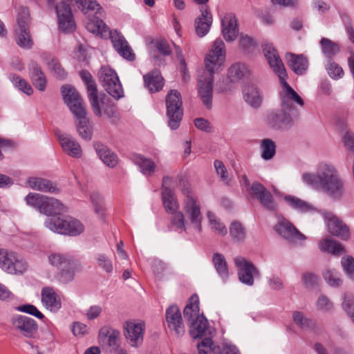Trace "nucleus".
I'll list each match as a JSON object with an SVG mask.
<instances>
[{
	"instance_id": "1",
	"label": "nucleus",
	"mask_w": 354,
	"mask_h": 354,
	"mask_svg": "<svg viewBox=\"0 0 354 354\" xmlns=\"http://www.w3.org/2000/svg\"><path fill=\"white\" fill-rule=\"evenodd\" d=\"M302 180L306 185L322 189L333 199H339L344 194V183L337 168L331 163H319L316 173L304 174Z\"/></svg>"
},
{
	"instance_id": "2",
	"label": "nucleus",
	"mask_w": 354,
	"mask_h": 354,
	"mask_svg": "<svg viewBox=\"0 0 354 354\" xmlns=\"http://www.w3.org/2000/svg\"><path fill=\"white\" fill-rule=\"evenodd\" d=\"M264 55L274 73L279 77L283 91L280 93L282 108L286 111L294 109L292 102L303 106L304 101L299 94L286 82L287 73L277 50L269 44L263 45Z\"/></svg>"
},
{
	"instance_id": "3",
	"label": "nucleus",
	"mask_w": 354,
	"mask_h": 354,
	"mask_svg": "<svg viewBox=\"0 0 354 354\" xmlns=\"http://www.w3.org/2000/svg\"><path fill=\"white\" fill-rule=\"evenodd\" d=\"M180 190L184 196L183 208L193 227L198 232L201 230L202 214L201 206L190 185L185 181L180 183Z\"/></svg>"
},
{
	"instance_id": "4",
	"label": "nucleus",
	"mask_w": 354,
	"mask_h": 354,
	"mask_svg": "<svg viewBox=\"0 0 354 354\" xmlns=\"http://www.w3.org/2000/svg\"><path fill=\"white\" fill-rule=\"evenodd\" d=\"M44 225L53 232L69 236L80 235L84 230V226L80 221L64 216L48 218Z\"/></svg>"
},
{
	"instance_id": "5",
	"label": "nucleus",
	"mask_w": 354,
	"mask_h": 354,
	"mask_svg": "<svg viewBox=\"0 0 354 354\" xmlns=\"http://www.w3.org/2000/svg\"><path fill=\"white\" fill-rule=\"evenodd\" d=\"M10 328L18 337L26 339L35 338L39 326L32 318L19 314L11 316L10 319Z\"/></svg>"
},
{
	"instance_id": "6",
	"label": "nucleus",
	"mask_w": 354,
	"mask_h": 354,
	"mask_svg": "<svg viewBox=\"0 0 354 354\" xmlns=\"http://www.w3.org/2000/svg\"><path fill=\"white\" fill-rule=\"evenodd\" d=\"M169 127L175 130L180 126L183 115V101L177 90H171L165 98Z\"/></svg>"
},
{
	"instance_id": "7",
	"label": "nucleus",
	"mask_w": 354,
	"mask_h": 354,
	"mask_svg": "<svg viewBox=\"0 0 354 354\" xmlns=\"http://www.w3.org/2000/svg\"><path fill=\"white\" fill-rule=\"evenodd\" d=\"M225 46L223 41L216 39L205 58V70L203 74L213 75L224 64L225 60Z\"/></svg>"
},
{
	"instance_id": "8",
	"label": "nucleus",
	"mask_w": 354,
	"mask_h": 354,
	"mask_svg": "<svg viewBox=\"0 0 354 354\" xmlns=\"http://www.w3.org/2000/svg\"><path fill=\"white\" fill-rule=\"evenodd\" d=\"M26 262L17 253L0 249V268L8 274H21L27 270Z\"/></svg>"
},
{
	"instance_id": "9",
	"label": "nucleus",
	"mask_w": 354,
	"mask_h": 354,
	"mask_svg": "<svg viewBox=\"0 0 354 354\" xmlns=\"http://www.w3.org/2000/svg\"><path fill=\"white\" fill-rule=\"evenodd\" d=\"M99 78L104 89L114 98L124 96V91L117 73L111 68L103 66L99 73Z\"/></svg>"
},
{
	"instance_id": "10",
	"label": "nucleus",
	"mask_w": 354,
	"mask_h": 354,
	"mask_svg": "<svg viewBox=\"0 0 354 354\" xmlns=\"http://www.w3.org/2000/svg\"><path fill=\"white\" fill-rule=\"evenodd\" d=\"M29 22L30 15L28 10L26 8H21L17 17L16 32L18 45L24 48H30L32 46V41L30 38L28 28Z\"/></svg>"
},
{
	"instance_id": "11",
	"label": "nucleus",
	"mask_w": 354,
	"mask_h": 354,
	"mask_svg": "<svg viewBox=\"0 0 354 354\" xmlns=\"http://www.w3.org/2000/svg\"><path fill=\"white\" fill-rule=\"evenodd\" d=\"M234 263L238 268V275L240 281L248 286L254 284V279L260 277V272L254 265L244 257H237Z\"/></svg>"
},
{
	"instance_id": "12",
	"label": "nucleus",
	"mask_w": 354,
	"mask_h": 354,
	"mask_svg": "<svg viewBox=\"0 0 354 354\" xmlns=\"http://www.w3.org/2000/svg\"><path fill=\"white\" fill-rule=\"evenodd\" d=\"M124 335L127 343L133 347H138L143 342L145 324L143 322L127 321L124 326Z\"/></svg>"
},
{
	"instance_id": "13",
	"label": "nucleus",
	"mask_w": 354,
	"mask_h": 354,
	"mask_svg": "<svg viewBox=\"0 0 354 354\" xmlns=\"http://www.w3.org/2000/svg\"><path fill=\"white\" fill-rule=\"evenodd\" d=\"M61 91L64 103L74 115L86 111L80 95L73 86L64 85Z\"/></svg>"
},
{
	"instance_id": "14",
	"label": "nucleus",
	"mask_w": 354,
	"mask_h": 354,
	"mask_svg": "<svg viewBox=\"0 0 354 354\" xmlns=\"http://www.w3.org/2000/svg\"><path fill=\"white\" fill-rule=\"evenodd\" d=\"M249 194L256 198L260 204L268 211H276L277 205L272 194L260 183L254 182L248 189Z\"/></svg>"
},
{
	"instance_id": "15",
	"label": "nucleus",
	"mask_w": 354,
	"mask_h": 354,
	"mask_svg": "<svg viewBox=\"0 0 354 354\" xmlns=\"http://www.w3.org/2000/svg\"><path fill=\"white\" fill-rule=\"evenodd\" d=\"M80 75L86 86L88 97L94 114L97 117H101L102 111L99 104L97 90L91 75L86 71H80Z\"/></svg>"
},
{
	"instance_id": "16",
	"label": "nucleus",
	"mask_w": 354,
	"mask_h": 354,
	"mask_svg": "<svg viewBox=\"0 0 354 354\" xmlns=\"http://www.w3.org/2000/svg\"><path fill=\"white\" fill-rule=\"evenodd\" d=\"M324 220L328 232L342 240H348L350 237L348 227L331 212L324 214Z\"/></svg>"
},
{
	"instance_id": "17",
	"label": "nucleus",
	"mask_w": 354,
	"mask_h": 354,
	"mask_svg": "<svg viewBox=\"0 0 354 354\" xmlns=\"http://www.w3.org/2000/svg\"><path fill=\"white\" fill-rule=\"evenodd\" d=\"M69 2L70 0H62L56 6L59 26L64 31H71L75 28V22Z\"/></svg>"
},
{
	"instance_id": "18",
	"label": "nucleus",
	"mask_w": 354,
	"mask_h": 354,
	"mask_svg": "<svg viewBox=\"0 0 354 354\" xmlns=\"http://www.w3.org/2000/svg\"><path fill=\"white\" fill-rule=\"evenodd\" d=\"M214 77L212 75L201 74L198 77V91L203 104L210 109L212 106V93Z\"/></svg>"
},
{
	"instance_id": "19",
	"label": "nucleus",
	"mask_w": 354,
	"mask_h": 354,
	"mask_svg": "<svg viewBox=\"0 0 354 354\" xmlns=\"http://www.w3.org/2000/svg\"><path fill=\"white\" fill-rule=\"evenodd\" d=\"M275 230L283 238L294 243H300L306 239L305 236L286 220L279 222L275 226Z\"/></svg>"
},
{
	"instance_id": "20",
	"label": "nucleus",
	"mask_w": 354,
	"mask_h": 354,
	"mask_svg": "<svg viewBox=\"0 0 354 354\" xmlns=\"http://www.w3.org/2000/svg\"><path fill=\"white\" fill-rule=\"evenodd\" d=\"M108 36H109L115 50L122 57L130 61L135 59V55L123 35L116 30H109Z\"/></svg>"
},
{
	"instance_id": "21",
	"label": "nucleus",
	"mask_w": 354,
	"mask_h": 354,
	"mask_svg": "<svg viewBox=\"0 0 354 354\" xmlns=\"http://www.w3.org/2000/svg\"><path fill=\"white\" fill-rule=\"evenodd\" d=\"M166 321L168 328L174 331L178 336L185 333V326L183 323L181 313L177 306H171L166 310Z\"/></svg>"
},
{
	"instance_id": "22",
	"label": "nucleus",
	"mask_w": 354,
	"mask_h": 354,
	"mask_svg": "<svg viewBox=\"0 0 354 354\" xmlns=\"http://www.w3.org/2000/svg\"><path fill=\"white\" fill-rule=\"evenodd\" d=\"M41 301L42 305L52 313L57 312L62 307L60 297L52 287L41 289Z\"/></svg>"
},
{
	"instance_id": "23",
	"label": "nucleus",
	"mask_w": 354,
	"mask_h": 354,
	"mask_svg": "<svg viewBox=\"0 0 354 354\" xmlns=\"http://www.w3.org/2000/svg\"><path fill=\"white\" fill-rule=\"evenodd\" d=\"M222 34L227 41L236 39L239 34L237 19L234 14L227 13L221 18Z\"/></svg>"
},
{
	"instance_id": "24",
	"label": "nucleus",
	"mask_w": 354,
	"mask_h": 354,
	"mask_svg": "<svg viewBox=\"0 0 354 354\" xmlns=\"http://www.w3.org/2000/svg\"><path fill=\"white\" fill-rule=\"evenodd\" d=\"M57 137L63 151L67 155L75 158H79L82 156L81 146L74 138L66 133L57 134Z\"/></svg>"
},
{
	"instance_id": "25",
	"label": "nucleus",
	"mask_w": 354,
	"mask_h": 354,
	"mask_svg": "<svg viewBox=\"0 0 354 354\" xmlns=\"http://www.w3.org/2000/svg\"><path fill=\"white\" fill-rule=\"evenodd\" d=\"M286 110L272 111L266 116V122L268 126L274 129L287 128L291 122V117Z\"/></svg>"
},
{
	"instance_id": "26",
	"label": "nucleus",
	"mask_w": 354,
	"mask_h": 354,
	"mask_svg": "<svg viewBox=\"0 0 354 354\" xmlns=\"http://www.w3.org/2000/svg\"><path fill=\"white\" fill-rule=\"evenodd\" d=\"M283 200L289 207L301 214L310 213L316 210L311 203L296 196L286 195Z\"/></svg>"
},
{
	"instance_id": "27",
	"label": "nucleus",
	"mask_w": 354,
	"mask_h": 354,
	"mask_svg": "<svg viewBox=\"0 0 354 354\" xmlns=\"http://www.w3.org/2000/svg\"><path fill=\"white\" fill-rule=\"evenodd\" d=\"M64 205L57 199L53 197H44L40 213L46 215L48 218L57 217V215L64 211Z\"/></svg>"
},
{
	"instance_id": "28",
	"label": "nucleus",
	"mask_w": 354,
	"mask_h": 354,
	"mask_svg": "<svg viewBox=\"0 0 354 354\" xmlns=\"http://www.w3.org/2000/svg\"><path fill=\"white\" fill-rule=\"evenodd\" d=\"M201 15L195 21L196 34L202 37L207 34L212 24V17L207 6L201 9Z\"/></svg>"
},
{
	"instance_id": "29",
	"label": "nucleus",
	"mask_w": 354,
	"mask_h": 354,
	"mask_svg": "<svg viewBox=\"0 0 354 354\" xmlns=\"http://www.w3.org/2000/svg\"><path fill=\"white\" fill-rule=\"evenodd\" d=\"M87 112L75 115L77 121L75 127L79 136L85 140H90L92 138V127L90 125L89 120L86 117Z\"/></svg>"
},
{
	"instance_id": "30",
	"label": "nucleus",
	"mask_w": 354,
	"mask_h": 354,
	"mask_svg": "<svg viewBox=\"0 0 354 354\" xmlns=\"http://www.w3.org/2000/svg\"><path fill=\"white\" fill-rule=\"evenodd\" d=\"M133 161L139 168L140 171L145 176H151L157 170V166L154 161L142 155H135Z\"/></svg>"
},
{
	"instance_id": "31",
	"label": "nucleus",
	"mask_w": 354,
	"mask_h": 354,
	"mask_svg": "<svg viewBox=\"0 0 354 354\" xmlns=\"http://www.w3.org/2000/svg\"><path fill=\"white\" fill-rule=\"evenodd\" d=\"M28 185L32 189L50 192L57 193L59 192V189L51 183L50 180L39 178V177H30L27 180Z\"/></svg>"
},
{
	"instance_id": "32",
	"label": "nucleus",
	"mask_w": 354,
	"mask_h": 354,
	"mask_svg": "<svg viewBox=\"0 0 354 354\" xmlns=\"http://www.w3.org/2000/svg\"><path fill=\"white\" fill-rule=\"evenodd\" d=\"M30 76L34 86L40 91L46 88L47 80L41 68L35 62H31L29 66Z\"/></svg>"
},
{
	"instance_id": "33",
	"label": "nucleus",
	"mask_w": 354,
	"mask_h": 354,
	"mask_svg": "<svg viewBox=\"0 0 354 354\" xmlns=\"http://www.w3.org/2000/svg\"><path fill=\"white\" fill-rule=\"evenodd\" d=\"M189 333L193 338L202 337L205 336L209 330L207 319L204 317H198L189 322Z\"/></svg>"
},
{
	"instance_id": "34",
	"label": "nucleus",
	"mask_w": 354,
	"mask_h": 354,
	"mask_svg": "<svg viewBox=\"0 0 354 354\" xmlns=\"http://www.w3.org/2000/svg\"><path fill=\"white\" fill-rule=\"evenodd\" d=\"M287 59L288 66L296 74L302 75L306 71L308 61L304 55L290 54Z\"/></svg>"
},
{
	"instance_id": "35",
	"label": "nucleus",
	"mask_w": 354,
	"mask_h": 354,
	"mask_svg": "<svg viewBox=\"0 0 354 354\" xmlns=\"http://www.w3.org/2000/svg\"><path fill=\"white\" fill-rule=\"evenodd\" d=\"M145 85L151 93L160 91L164 85L163 77L157 71L149 73L143 76Z\"/></svg>"
},
{
	"instance_id": "36",
	"label": "nucleus",
	"mask_w": 354,
	"mask_h": 354,
	"mask_svg": "<svg viewBox=\"0 0 354 354\" xmlns=\"http://www.w3.org/2000/svg\"><path fill=\"white\" fill-rule=\"evenodd\" d=\"M162 200L164 207L168 214H174L179 211V204L170 188H164L162 191Z\"/></svg>"
},
{
	"instance_id": "37",
	"label": "nucleus",
	"mask_w": 354,
	"mask_h": 354,
	"mask_svg": "<svg viewBox=\"0 0 354 354\" xmlns=\"http://www.w3.org/2000/svg\"><path fill=\"white\" fill-rule=\"evenodd\" d=\"M244 98L245 102L254 108L260 106L262 102V96L258 88L250 85L246 86L243 90Z\"/></svg>"
},
{
	"instance_id": "38",
	"label": "nucleus",
	"mask_w": 354,
	"mask_h": 354,
	"mask_svg": "<svg viewBox=\"0 0 354 354\" xmlns=\"http://www.w3.org/2000/svg\"><path fill=\"white\" fill-rule=\"evenodd\" d=\"M86 28L89 32L102 37H106L109 31L104 22L97 17L89 19L86 22Z\"/></svg>"
},
{
	"instance_id": "39",
	"label": "nucleus",
	"mask_w": 354,
	"mask_h": 354,
	"mask_svg": "<svg viewBox=\"0 0 354 354\" xmlns=\"http://www.w3.org/2000/svg\"><path fill=\"white\" fill-rule=\"evenodd\" d=\"M185 318L189 322L198 317H202L199 313V299L196 295H193L189 299V303L185 306L184 311Z\"/></svg>"
},
{
	"instance_id": "40",
	"label": "nucleus",
	"mask_w": 354,
	"mask_h": 354,
	"mask_svg": "<svg viewBox=\"0 0 354 354\" xmlns=\"http://www.w3.org/2000/svg\"><path fill=\"white\" fill-rule=\"evenodd\" d=\"M96 151L102 161L109 167H114L118 163L117 156L103 145H97Z\"/></svg>"
},
{
	"instance_id": "41",
	"label": "nucleus",
	"mask_w": 354,
	"mask_h": 354,
	"mask_svg": "<svg viewBox=\"0 0 354 354\" xmlns=\"http://www.w3.org/2000/svg\"><path fill=\"white\" fill-rule=\"evenodd\" d=\"M322 53L328 59H333L340 50L339 46L337 43L332 40L323 37L319 41Z\"/></svg>"
},
{
	"instance_id": "42",
	"label": "nucleus",
	"mask_w": 354,
	"mask_h": 354,
	"mask_svg": "<svg viewBox=\"0 0 354 354\" xmlns=\"http://www.w3.org/2000/svg\"><path fill=\"white\" fill-rule=\"evenodd\" d=\"M212 263L220 277L223 281H226L228 278L229 272L224 256L218 252L214 253L212 257Z\"/></svg>"
},
{
	"instance_id": "43",
	"label": "nucleus",
	"mask_w": 354,
	"mask_h": 354,
	"mask_svg": "<svg viewBox=\"0 0 354 354\" xmlns=\"http://www.w3.org/2000/svg\"><path fill=\"white\" fill-rule=\"evenodd\" d=\"M319 248L323 252H328L335 255H339L344 252L343 245L330 239H324L320 241Z\"/></svg>"
},
{
	"instance_id": "44",
	"label": "nucleus",
	"mask_w": 354,
	"mask_h": 354,
	"mask_svg": "<svg viewBox=\"0 0 354 354\" xmlns=\"http://www.w3.org/2000/svg\"><path fill=\"white\" fill-rule=\"evenodd\" d=\"M8 79L12 83L14 86L27 95H31L33 93V89L30 84L24 79L15 73H10Z\"/></svg>"
},
{
	"instance_id": "45",
	"label": "nucleus",
	"mask_w": 354,
	"mask_h": 354,
	"mask_svg": "<svg viewBox=\"0 0 354 354\" xmlns=\"http://www.w3.org/2000/svg\"><path fill=\"white\" fill-rule=\"evenodd\" d=\"M49 263L57 268L61 269L66 265L71 264L73 260L68 255L61 253H51L48 257Z\"/></svg>"
},
{
	"instance_id": "46",
	"label": "nucleus",
	"mask_w": 354,
	"mask_h": 354,
	"mask_svg": "<svg viewBox=\"0 0 354 354\" xmlns=\"http://www.w3.org/2000/svg\"><path fill=\"white\" fill-rule=\"evenodd\" d=\"M261 158L263 160L272 159L276 153V145L271 139L266 138L261 141Z\"/></svg>"
},
{
	"instance_id": "47",
	"label": "nucleus",
	"mask_w": 354,
	"mask_h": 354,
	"mask_svg": "<svg viewBox=\"0 0 354 354\" xmlns=\"http://www.w3.org/2000/svg\"><path fill=\"white\" fill-rule=\"evenodd\" d=\"M79 8L85 12H94L95 14H101L103 10L101 6L96 0H75Z\"/></svg>"
},
{
	"instance_id": "48",
	"label": "nucleus",
	"mask_w": 354,
	"mask_h": 354,
	"mask_svg": "<svg viewBox=\"0 0 354 354\" xmlns=\"http://www.w3.org/2000/svg\"><path fill=\"white\" fill-rule=\"evenodd\" d=\"M198 350L199 354H222L220 348L214 345L210 338H205L198 344Z\"/></svg>"
},
{
	"instance_id": "49",
	"label": "nucleus",
	"mask_w": 354,
	"mask_h": 354,
	"mask_svg": "<svg viewBox=\"0 0 354 354\" xmlns=\"http://www.w3.org/2000/svg\"><path fill=\"white\" fill-rule=\"evenodd\" d=\"M96 266L107 274L113 272V265L111 259L105 254H97L95 257Z\"/></svg>"
},
{
	"instance_id": "50",
	"label": "nucleus",
	"mask_w": 354,
	"mask_h": 354,
	"mask_svg": "<svg viewBox=\"0 0 354 354\" xmlns=\"http://www.w3.org/2000/svg\"><path fill=\"white\" fill-rule=\"evenodd\" d=\"M294 323L301 329H308L313 325V321L305 316L303 312L295 310L292 313Z\"/></svg>"
},
{
	"instance_id": "51",
	"label": "nucleus",
	"mask_w": 354,
	"mask_h": 354,
	"mask_svg": "<svg viewBox=\"0 0 354 354\" xmlns=\"http://www.w3.org/2000/svg\"><path fill=\"white\" fill-rule=\"evenodd\" d=\"M90 198L95 213L104 221L105 214L102 196L100 194L94 192L91 194Z\"/></svg>"
},
{
	"instance_id": "52",
	"label": "nucleus",
	"mask_w": 354,
	"mask_h": 354,
	"mask_svg": "<svg viewBox=\"0 0 354 354\" xmlns=\"http://www.w3.org/2000/svg\"><path fill=\"white\" fill-rule=\"evenodd\" d=\"M76 270V266L71 261V264L66 265L65 267L61 268V271L59 274V279L64 283H67L73 280L75 277V273Z\"/></svg>"
},
{
	"instance_id": "53",
	"label": "nucleus",
	"mask_w": 354,
	"mask_h": 354,
	"mask_svg": "<svg viewBox=\"0 0 354 354\" xmlns=\"http://www.w3.org/2000/svg\"><path fill=\"white\" fill-rule=\"evenodd\" d=\"M207 217L210 227L216 234L221 236H224L227 234V228L214 214L208 212Z\"/></svg>"
},
{
	"instance_id": "54",
	"label": "nucleus",
	"mask_w": 354,
	"mask_h": 354,
	"mask_svg": "<svg viewBox=\"0 0 354 354\" xmlns=\"http://www.w3.org/2000/svg\"><path fill=\"white\" fill-rule=\"evenodd\" d=\"M325 67L328 75L333 79H339L344 75L342 68L333 59H328Z\"/></svg>"
},
{
	"instance_id": "55",
	"label": "nucleus",
	"mask_w": 354,
	"mask_h": 354,
	"mask_svg": "<svg viewBox=\"0 0 354 354\" xmlns=\"http://www.w3.org/2000/svg\"><path fill=\"white\" fill-rule=\"evenodd\" d=\"M44 197L45 196L39 194L30 193L26 196L25 201L28 205L37 209L40 212Z\"/></svg>"
},
{
	"instance_id": "56",
	"label": "nucleus",
	"mask_w": 354,
	"mask_h": 354,
	"mask_svg": "<svg viewBox=\"0 0 354 354\" xmlns=\"http://www.w3.org/2000/svg\"><path fill=\"white\" fill-rule=\"evenodd\" d=\"M323 276L325 281L330 286L337 287L342 284V280L339 277V274L334 270L326 269Z\"/></svg>"
},
{
	"instance_id": "57",
	"label": "nucleus",
	"mask_w": 354,
	"mask_h": 354,
	"mask_svg": "<svg viewBox=\"0 0 354 354\" xmlns=\"http://www.w3.org/2000/svg\"><path fill=\"white\" fill-rule=\"evenodd\" d=\"M247 72L248 68L246 66L241 63L233 64L228 71L229 76L236 80L242 78Z\"/></svg>"
},
{
	"instance_id": "58",
	"label": "nucleus",
	"mask_w": 354,
	"mask_h": 354,
	"mask_svg": "<svg viewBox=\"0 0 354 354\" xmlns=\"http://www.w3.org/2000/svg\"><path fill=\"white\" fill-rule=\"evenodd\" d=\"M176 59L179 62V70L182 75V78L184 82H187L189 80V74L187 68L185 59L183 57V52L179 48L176 49Z\"/></svg>"
},
{
	"instance_id": "59",
	"label": "nucleus",
	"mask_w": 354,
	"mask_h": 354,
	"mask_svg": "<svg viewBox=\"0 0 354 354\" xmlns=\"http://www.w3.org/2000/svg\"><path fill=\"white\" fill-rule=\"evenodd\" d=\"M16 310L25 313L26 314H29L32 316H34L39 319H43L44 318V315L41 313L36 306L32 304H24L19 306L15 308Z\"/></svg>"
},
{
	"instance_id": "60",
	"label": "nucleus",
	"mask_w": 354,
	"mask_h": 354,
	"mask_svg": "<svg viewBox=\"0 0 354 354\" xmlns=\"http://www.w3.org/2000/svg\"><path fill=\"white\" fill-rule=\"evenodd\" d=\"M239 44L242 50L247 53H252L257 46L252 37L243 35H241Z\"/></svg>"
},
{
	"instance_id": "61",
	"label": "nucleus",
	"mask_w": 354,
	"mask_h": 354,
	"mask_svg": "<svg viewBox=\"0 0 354 354\" xmlns=\"http://www.w3.org/2000/svg\"><path fill=\"white\" fill-rule=\"evenodd\" d=\"M230 233L232 237L237 241L243 240L245 236V232L243 227L241 223L238 222H234L231 224Z\"/></svg>"
},
{
	"instance_id": "62",
	"label": "nucleus",
	"mask_w": 354,
	"mask_h": 354,
	"mask_svg": "<svg viewBox=\"0 0 354 354\" xmlns=\"http://www.w3.org/2000/svg\"><path fill=\"white\" fill-rule=\"evenodd\" d=\"M171 214L172 215V218L171 219V225L176 227V230H178L180 232L185 231L186 226L183 214L180 211H178L177 212Z\"/></svg>"
},
{
	"instance_id": "63",
	"label": "nucleus",
	"mask_w": 354,
	"mask_h": 354,
	"mask_svg": "<svg viewBox=\"0 0 354 354\" xmlns=\"http://www.w3.org/2000/svg\"><path fill=\"white\" fill-rule=\"evenodd\" d=\"M341 263L346 273L354 279V259L351 257H343Z\"/></svg>"
},
{
	"instance_id": "64",
	"label": "nucleus",
	"mask_w": 354,
	"mask_h": 354,
	"mask_svg": "<svg viewBox=\"0 0 354 354\" xmlns=\"http://www.w3.org/2000/svg\"><path fill=\"white\" fill-rule=\"evenodd\" d=\"M342 307L354 323V296H346Z\"/></svg>"
}]
</instances>
